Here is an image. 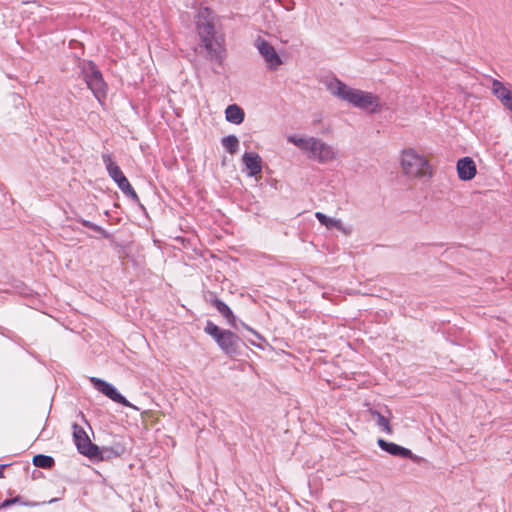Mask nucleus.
<instances>
[{"instance_id": "5", "label": "nucleus", "mask_w": 512, "mask_h": 512, "mask_svg": "<svg viewBox=\"0 0 512 512\" xmlns=\"http://www.w3.org/2000/svg\"><path fill=\"white\" fill-rule=\"evenodd\" d=\"M102 160L109 176L114 180L122 193L134 202H139L140 200L137 193L131 186L126 176L123 174L120 167L113 161L112 155L109 153H104L102 154Z\"/></svg>"}, {"instance_id": "24", "label": "nucleus", "mask_w": 512, "mask_h": 512, "mask_svg": "<svg viewBox=\"0 0 512 512\" xmlns=\"http://www.w3.org/2000/svg\"><path fill=\"white\" fill-rule=\"evenodd\" d=\"M228 324L234 328V329H237L238 328V323H237V318L236 316L233 314V312L231 311V314L229 316H226L225 317Z\"/></svg>"}, {"instance_id": "20", "label": "nucleus", "mask_w": 512, "mask_h": 512, "mask_svg": "<svg viewBox=\"0 0 512 512\" xmlns=\"http://www.w3.org/2000/svg\"><path fill=\"white\" fill-rule=\"evenodd\" d=\"M221 142H222L223 147L230 154H235L238 151L239 140L235 135H228V136L222 138Z\"/></svg>"}, {"instance_id": "26", "label": "nucleus", "mask_w": 512, "mask_h": 512, "mask_svg": "<svg viewBox=\"0 0 512 512\" xmlns=\"http://www.w3.org/2000/svg\"><path fill=\"white\" fill-rule=\"evenodd\" d=\"M56 501H58V498H53V499H51V500L47 501V503H48V504H51V503H54V502H56ZM42 504H46V501L42 502Z\"/></svg>"}, {"instance_id": "1", "label": "nucleus", "mask_w": 512, "mask_h": 512, "mask_svg": "<svg viewBox=\"0 0 512 512\" xmlns=\"http://www.w3.org/2000/svg\"><path fill=\"white\" fill-rule=\"evenodd\" d=\"M196 28L200 38L199 53L203 54L213 66L222 67L226 57L224 38L215 28L212 11L204 8L196 17Z\"/></svg>"}, {"instance_id": "11", "label": "nucleus", "mask_w": 512, "mask_h": 512, "mask_svg": "<svg viewBox=\"0 0 512 512\" xmlns=\"http://www.w3.org/2000/svg\"><path fill=\"white\" fill-rule=\"evenodd\" d=\"M492 93L502 105L512 112V92L501 81L494 79L491 86Z\"/></svg>"}, {"instance_id": "10", "label": "nucleus", "mask_w": 512, "mask_h": 512, "mask_svg": "<svg viewBox=\"0 0 512 512\" xmlns=\"http://www.w3.org/2000/svg\"><path fill=\"white\" fill-rule=\"evenodd\" d=\"M336 155V151L332 146L317 138L312 141L310 158L316 159L320 163H326L334 160Z\"/></svg>"}, {"instance_id": "7", "label": "nucleus", "mask_w": 512, "mask_h": 512, "mask_svg": "<svg viewBox=\"0 0 512 512\" xmlns=\"http://www.w3.org/2000/svg\"><path fill=\"white\" fill-rule=\"evenodd\" d=\"M84 79L94 96L100 101L106 96V84L102 73L93 62H89L83 68Z\"/></svg>"}, {"instance_id": "18", "label": "nucleus", "mask_w": 512, "mask_h": 512, "mask_svg": "<svg viewBox=\"0 0 512 512\" xmlns=\"http://www.w3.org/2000/svg\"><path fill=\"white\" fill-rule=\"evenodd\" d=\"M314 137L310 138H303L298 136H289L288 141L290 143H293L295 146L300 148L301 150L308 151L310 153L312 141L314 140Z\"/></svg>"}, {"instance_id": "19", "label": "nucleus", "mask_w": 512, "mask_h": 512, "mask_svg": "<svg viewBox=\"0 0 512 512\" xmlns=\"http://www.w3.org/2000/svg\"><path fill=\"white\" fill-rule=\"evenodd\" d=\"M210 303L217 309V311L223 316H229L231 314L230 307L222 300L217 298L215 293H210Z\"/></svg>"}, {"instance_id": "17", "label": "nucleus", "mask_w": 512, "mask_h": 512, "mask_svg": "<svg viewBox=\"0 0 512 512\" xmlns=\"http://www.w3.org/2000/svg\"><path fill=\"white\" fill-rule=\"evenodd\" d=\"M32 463L34 466L43 468V469H51L54 464V458L44 454H37L33 457Z\"/></svg>"}, {"instance_id": "16", "label": "nucleus", "mask_w": 512, "mask_h": 512, "mask_svg": "<svg viewBox=\"0 0 512 512\" xmlns=\"http://www.w3.org/2000/svg\"><path fill=\"white\" fill-rule=\"evenodd\" d=\"M315 217L322 225L326 226L328 229L336 228L338 230H343L342 222L339 219L328 217L322 212H316Z\"/></svg>"}, {"instance_id": "25", "label": "nucleus", "mask_w": 512, "mask_h": 512, "mask_svg": "<svg viewBox=\"0 0 512 512\" xmlns=\"http://www.w3.org/2000/svg\"><path fill=\"white\" fill-rule=\"evenodd\" d=\"M8 464H0V478H3L4 477V469L5 467H7Z\"/></svg>"}, {"instance_id": "28", "label": "nucleus", "mask_w": 512, "mask_h": 512, "mask_svg": "<svg viewBox=\"0 0 512 512\" xmlns=\"http://www.w3.org/2000/svg\"><path fill=\"white\" fill-rule=\"evenodd\" d=\"M213 71H214L215 73H219V71H218L215 67H213Z\"/></svg>"}, {"instance_id": "27", "label": "nucleus", "mask_w": 512, "mask_h": 512, "mask_svg": "<svg viewBox=\"0 0 512 512\" xmlns=\"http://www.w3.org/2000/svg\"><path fill=\"white\" fill-rule=\"evenodd\" d=\"M34 0H22V4L32 3Z\"/></svg>"}, {"instance_id": "21", "label": "nucleus", "mask_w": 512, "mask_h": 512, "mask_svg": "<svg viewBox=\"0 0 512 512\" xmlns=\"http://www.w3.org/2000/svg\"><path fill=\"white\" fill-rule=\"evenodd\" d=\"M370 414L376 418V423L377 425L383 430L385 431L386 433L388 434H391L392 433V429H391V426L389 424V420L383 416L380 412H378L377 410H373L371 409L370 410Z\"/></svg>"}, {"instance_id": "12", "label": "nucleus", "mask_w": 512, "mask_h": 512, "mask_svg": "<svg viewBox=\"0 0 512 512\" xmlns=\"http://www.w3.org/2000/svg\"><path fill=\"white\" fill-rule=\"evenodd\" d=\"M458 177L462 181H469L476 175V165L472 158L463 157L457 162Z\"/></svg>"}, {"instance_id": "3", "label": "nucleus", "mask_w": 512, "mask_h": 512, "mask_svg": "<svg viewBox=\"0 0 512 512\" xmlns=\"http://www.w3.org/2000/svg\"><path fill=\"white\" fill-rule=\"evenodd\" d=\"M204 332L211 336L218 347L230 357L239 355L241 348L245 346L243 340L236 333L231 330L221 329L211 320L206 322Z\"/></svg>"}, {"instance_id": "14", "label": "nucleus", "mask_w": 512, "mask_h": 512, "mask_svg": "<svg viewBox=\"0 0 512 512\" xmlns=\"http://www.w3.org/2000/svg\"><path fill=\"white\" fill-rule=\"evenodd\" d=\"M242 161L248 169L249 176H256L262 171V160L257 153L245 152L242 156Z\"/></svg>"}, {"instance_id": "4", "label": "nucleus", "mask_w": 512, "mask_h": 512, "mask_svg": "<svg viewBox=\"0 0 512 512\" xmlns=\"http://www.w3.org/2000/svg\"><path fill=\"white\" fill-rule=\"evenodd\" d=\"M401 164L404 172L415 178H431L432 168L428 160L418 154L415 150L409 149L403 152Z\"/></svg>"}, {"instance_id": "13", "label": "nucleus", "mask_w": 512, "mask_h": 512, "mask_svg": "<svg viewBox=\"0 0 512 512\" xmlns=\"http://www.w3.org/2000/svg\"><path fill=\"white\" fill-rule=\"evenodd\" d=\"M377 443H378V446L382 450L389 453L390 455L398 456V457H402V458H410V459L415 458V456L413 455L411 450H409L405 447H402L396 443L388 442L384 439H378Z\"/></svg>"}, {"instance_id": "2", "label": "nucleus", "mask_w": 512, "mask_h": 512, "mask_svg": "<svg viewBox=\"0 0 512 512\" xmlns=\"http://www.w3.org/2000/svg\"><path fill=\"white\" fill-rule=\"evenodd\" d=\"M330 93L339 99L348 102L354 107L370 110L374 113L379 106V99L370 92L354 89L346 85L339 79H334L327 85Z\"/></svg>"}, {"instance_id": "6", "label": "nucleus", "mask_w": 512, "mask_h": 512, "mask_svg": "<svg viewBox=\"0 0 512 512\" xmlns=\"http://www.w3.org/2000/svg\"><path fill=\"white\" fill-rule=\"evenodd\" d=\"M73 439L77 450L91 459H102L99 447L91 442L85 430L77 423L72 425Z\"/></svg>"}, {"instance_id": "9", "label": "nucleus", "mask_w": 512, "mask_h": 512, "mask_svg": "<svg viewBox=\"0 0 512 512\" xmlns=\"http://www.w3.org/2000/svg\"><path fill=\"white\" fill-rule=\"evenodd\" d=\"M91 382L99 392L110 398L112 401L137 410V408L132 405L121 393H119L112 384L96 377H92Z\"/></svg>"}, {"instance_id": "22", "label": "nucleus", "mask_w": 512, "mask_h": 512, "mask_svg": "<svg viewBox=\"0 0 512 512\" xmlns=\"http://www.w3.org/2000/svg\"><path fill=\"white\" fill-rule=\"evenodd\" d=\"M79 222L86 228L88 229H91L97 233H100L102 235V237H104L105 239H111L112 235L106 231L105 229H103L101 226L89 221V220H85V219H81L79 220Z\"/></svg>"}, {"instance_id": "8", "label": "nucleus", "mask_w": 512, "mask_h": 512, "mask_svg": "<svg viewBox=\"0 0 512 512\" xmlns=\"http://www.w3.org/2000/svg\"><path fill=\"white\" fill-rule=\"evenodd\" d=\"M260 55L265 60L267 67L270 70H276L281 64L282 60L275 48L265 39L258 37L254 43Z\"/></svg>"}, {"instance_id": "23", "label": "nucleus", "mask_w": 512, "mask_h": 512, "mask_svg": "<svg viewBox=\"0 0 512 512\" xmlns=\"http://www.w3.org/2000/svg\"><path fill=\"white\" fill-rule=\"evenodd\" d=\"M14 504H21L25 506L35 507L38 506L40 503L38 502H26L22 500V497L16 496L14 498L6 499L0 504V508H7Z\"/></svg>"}, {"instance_id": "15", "label": "nucleus", "mask_w": 512, "mask_h": 512, "mask_svg": "<svg viewBox=\"0 0 512 512\" xmlns=\"http://www.w3.org/2000/svg\"><path fill=\"white\" fill-rule=\"evenodd\" d=\"M226 120L233 124H241L244 121V111L236 104L229 105L225 110Z\"/></svg>"}]
</instances>
